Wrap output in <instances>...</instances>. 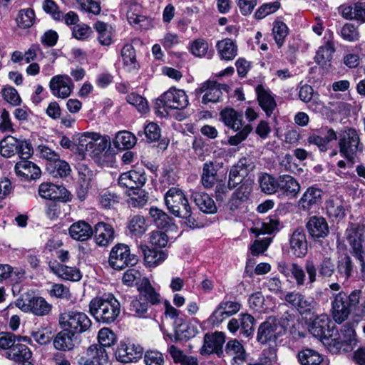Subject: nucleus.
<instances>
[{
    "label": "nucleus",
    "instance_id": "obj_4",
    "mask_svg": "<svg viewBox=\"0 0 365 365\" xmlns=\"http://www.w3.org/2000/svg\"><path fill=\"white\" fill-rule=\"evenodd\" d=\"M338 148L340 155L348 160L350 167H353L357 154L363 150V145L356 130L352 128L344 129L339 134Z\"/></svg>",
    "mask_w": 365,
    "mask_h": 365
},
{
    "label": "nucleus",
    "instance_id": "obj_1",
    "mask_svg": "<svg viewBox=\"0 0 365 365\" xmlns=\"http://www.w3.org/2000/svg\"><path fill=\"white\" fill-rule=\"evenodd\" d=\"M89 312L97 322L110 324L118 317L120 304L113 294L105 293L91 299Z\"/></svg>",
    "mask_w": 365,
    "mask_h": 365
},
{
    "label": "nucleus",
    "instance_id": "obj_16",
    "mask_svg": "<svg viewBox=\"0 0 365 365\" xmlns=\"http://www.w3.org/2000/svg\"><path fill=\"white\" fill-rule=\"evenodd\" d=\"M225 342V335L223 332L215 331L213 334H206L204 336V343L200 350L202 355H210L222 353L223 344Z\"/></svg>",
    "mask_w": 365,
    "mask_h": 365
},
{
    "label": "nucleus",
    "instance_id": "obj_48",
    "mask_svg": "<svg viewBox=\"0 0 365 365\" xmlns=\"http://www.w3.org/2000/svg\"><path fill=\"white\" fill-rule=\"evenodd\" d=\"M35 20L34 11L31 8L21 9L16 18L18 26L22 29L31 28L34 24Z\"/></svg>",
    "mask_w": 365,
    "mask_h": 365
},
{
    "label": "nucleus",
    "instance_id": "obj_44",
    "mask_svg": "<svg viewBox=\"0 0 365 365\" xmlns=\"http://www.w3.org/2000/svg\"><path fill=\"white\" fill-rule=\"evenodd\" d=\"M93 173L91 171L84 170V172L79 173L78 185L76 188V195L80 201H83L88 194V191L91 187Z\"/></svg>",
    "mask_w": 365,
    "mask_h": 365
},
{
    "label": "nucleus",
    "instance_id": "obj_36",
    "mask_svg": "<svg viewBox=\"0 0 365 365\" xmlns=\"http://www.w3.org/2000/svg\"><path fill=\"white\" fill-rule=\"evenodd\" d=\"M216 48L221 59L233 60L237 55V46L231 38H225L217 43Z\"/></svg>",
    "mask_w": 365,
    "mask_h": 365
},
{
    "label": "nucleus",
    "instance_id": "obj_53",
    "mask_svg": "<svg viewBox=\"0 0 365 365\" xmlns=\"http://www.w3.org/2000/svg\"><path fill=\"white\" fill-rule=\"evenodd\" d=\"M150 307L148 304L144 299H140V295H138L131 301L129 310L135 317H147V313Z\"/></svg>",
    "mask_w": 365,
    "mask_h": 365
},
{
    "label": "nucleus",
    "instance_id": "obj_55",
    "mask_svg": "<svg viewBox=\"0 0 365 365\" xmlns=\"http://www.w3.org/2000/svg\"><path fill=\"white\" fill-rule=\"evenodd\" d=\"M47 170L53 175L54 177L66 178L67 177L71 170L69 164L60 160H56L53 164L50 163V167H47Z\"/></svg>",
    "mask_w": 365,
    "mask_h": 365
},
{
    "label": "nucleus",
    "instance_id": "obj_22",
    "mask_svg": "<svg viewBox=\"0 0 365 365\" xmlns=\"http://www.w3.org/2000/svg\"><path fill=\"white\" fill-rule=\"evenodd\" d=\"M279 195L295 197L300 191V185L297 180L289 175H282L278 177Z\"/></svg>",
    "mask_w": 365,
    "mask_h": 365
},
{
    "label": "nucleus",
    "instance_id": "obj_45",
    "mask_svg": "<svg viewBox=\"0 0 365 365\" xmlns=\"http://www.w3.org/2000/svg\"><path fill=\"white\" fill-rule=\"evenodd\" d=\"M121 56L124 68L127 71L138 70L139 64L136 60L135 51L132 45H125L122 48Z\"/></svg>",
    "mask_w": 365,
    "mask_h": 365
},
{
    "label": "nucleus",
    "instance_id": "obj_5",
    "mask_svg": "<svg viewBox=\"0 0 365 365\" xmlns=\"http://www.w3.org/2000/svg\"><path fill=\"white\" fill-rule=\"evenodd\" d=\"M361 292L359 289L354 290L349 295L344 292H340L334 297L331 303L332 316L334 321L339 324L347 319L352 309H354L359 303Z\"/></svg>",
    "mask_w": 365,
    "mask_h": 365
},
{
    "label": "nucleus",
    "instance_id": "obj_40",
    "mask_svg": "<svg viewBox=\"0 0 365 365\" xmlns=\"http://www.w3.org/2000/svg\"><path fill=\"white\" fill-rule=\"evenodd\" d=\"M335 52V46L331 41H327L320 46L314 57L315 62L322 66H329L332 59L333 54Z\"/></svg>",
    "mask_w": 365,
    "mask_h": 365
},
{
    "label": "nucleus",
    "instance_id": "obj_39",
    "mask_svg": "<svg viewBox=\"0 0 365 365\" xmlns=\"http://www.w3.org/2000/svg\"><path fill=\"white\" fill-rule=\"evenodd\" d=\"M217 165L212 161L203 164L201 182L206 189L212 188L217 182Z\"/></svg>",
    "mask_w": 365,
    "mask_h": 365
},
{
    "label": "nucleus",
    "instance_id": "obj_43",
    "mask_svg": "<svg viewBox=\"0 0 365 365\" xmlns=\"http://www.w3.org/2000/svg\"><path fill=\"white\" fill-rule=\"evenodd\" d=\"M297 361L301 365H320L323 356L312 349H303L297 354Z\"/></svg>",
    "mask_w": 365,
    "mask_h": 365
},
{
    "label": "nucleus",
    "instance_id": "obj_50",
    "mask_svg": "<svg viewBox=\"0 0 365 365\" xmlns=\"http://www.w3.org/2000/svg\"><path fill=\"white\" fill-rule=\"evenodd\" d=\"M259 182L263 192L268 195L277 193L278 178H275L269 174L264 173L259 177Z\"/></svg>",
    "mask_w": 365,
    "mask_h": 365
},
{
    "label": "nucleus",
    "instance_id": "obj_56",
    "mask_svg": "<svg viewBox=\"0 0 365 365\" xmlns=\"http://www.w3.org/2000/svg\"><path fill=\"white\" fill-rule=\"evenodd\" d=\"M225 351L229 355H235L234 360L235 361H243L245 359V349L243 346L237 339L230 340L227 342Z\"/></svg>",
    "mask_w": 365,
    "mask_h": 365
},
{
    "label": "nucleus",
    "instance_id": "obj_21",
    "mask_svg": "<svg viewBox=\"0 0 365 365\" xmlns=\"http://www.w3.org/2000/svg\"><path fill=\"white\" fill-rule=\"evenodd\" d=\"M289 248L296 257L302 258L307 254V240L302 228L296 229L290 236Z\"/></svg>",
    "mask_w": 365,
    "mask_h": 365
},
{
    "label": "nucleus",
    "instance_id": "obj_8",
    "mask_svg": "<svg viewBox=\"0 0 365 365\" xmlns=\"http://www.w3.org/2000/svg\"><path fill=\"white\" fill-rule=\"evenodd\" d=\"M59 323L74 334H81L91 327L92 322L86 314L78 311H68L60 314Z\"/></svg>",
    "mask_w": 365,
    "mask_h": 365
},
{
    "label": "nucleus",
    "instance_id": "obj_46",
    "mask_svg": "<svg viewBox=\"0 0 365 365\" xmlns=\"http://www.w3.org/2000/svg\"><path fill=\"white\" fill-rule=\"evenodd\" d=\"M135 143V136L127 130L118 132L113 140L114 146L118 149H129L133 147Z\"/></svg>",
    "mask_w": 365,
    "mask_h": 365
},
{
    "label": "nucleus",
    "instance_id": "obj_13",
    "mask_svg": "<svg viewBox=\"0 0 365 365\" xmlns=\"http://www.w3.org/2000/svg\"><path fill=\"white\" fill-rule=\"evenodd\" d=\"M229 86L226 84H220L216 81H207L202 84V86L195 90L197 95L204 93L202 98V103L207 104L209 103L218 102L222 93H228Z\"/></svg>",
    "mask_w": 365,
    "mask_h": 365
},
{
    "label": "nucleus",
    "instance_id": "obj_18",
    "mask_svg": "<svg viewBox=\"0 0 365 365\" xmlns=\"http://www.w3.org/2000/svg\"><path fill=\"white\" fill-rule=\"evenodd\" d=\"M160 103L168 108L182 110L188 105V98L184 91L170 88L162 95Z\"/></svg>",
    "mask_w": 365,
    "mask_h": 365
},
{
    "label": "nucleus",
    "instance_id": "obj_54",
    "mask_svg": "<svg viewBox=\"0 0 365 365\" xmlns=\"http://www.w3.org/2000/svg\"><path fill=\"white\" fill-rule=\"evenodd\" d=\"M0 153L5 158H10L16 153L18 149V140L14 137L8 136L0 143Z\"/></svg>",
    "mask_w": 365,
    "mask_h": 365
},
{
    "label": "nucleus",
    "instance_id": "obj_19",
    "mask_svg": "<svg viewBox=\"0 0 365 365\" xmlns=\"http://www.w3.org/2000/svg\"><path fill=\"white\" fill-rule=\"evenodd\" d=\"M143 354V348L134 343L120 344L115 351L116 359L123 363H130L140 359Z\"/></svg>",
    "mask_w": 365,
    "mask_h": 365
},
{
    "label": "nucleus",
    "instance_id": "obj_10",
    "mask_svg": "<svg viewBox=\"0 0 365 365\" xmlns=\"http://www.w3.org/2000/svg\"><path fill=\"white\" fill-rule=\"evenodd\" d=\"M284 300L302 316L304 315L307 317L315 314L317 303L312 298L306 297L299 292H287L284 296Z\"/></svg>",
    "mask_w": 365,
    "mask_h": 365
},
{
    "label": "nucleus",
    "instance_id": "obj_59",
    "mask_svg": "<svg viewBox=\"0 0 365 365\" xmlns=\"http://www.w3.org/2000/svg\"><path fill=\"white\" fill-rule=\"evenodd\" d=\"M341 37L346 41L354 42L359 40L360 34L358 28L352 24H345L340 30Z\"/></svg>",
    "mask_w": 365,
    "mask_h": 365
},
{
    "label": "nucleus",
    "instance_id": "obj_14",
    "mask_svg": "<svg viewBox=\"0 0 365 365\" xmlns=\"http://www.w3.org/2000/svg\"><path fill=\"white\" fill-rule=\"evenodd\" d=\"M39 195L44 199L71 202V193L63 186L51 182H43L38 187Z\"/></svg>",
    "mask_w": 365,
    "mask_h": 365
},
{
    "label": "nucleus",
    "instance_id": "obj_2",
    "mask_svg": "<svg viewBox=\"0 0 365 365\" xmlns=\"http://www.w3.org/2000/svg\"><path fill=\"white\" fill-rule=\"evenodd\" d=\"M293 316L289 312H284L280 317L269 318L262 323L258 329L257 339L262 344L276 340L285 334Z\"/></svg>",
    "mask_w": 365,
    "mask_h": 365
},
{
    "label": "nucleus",
    "instance_id": "obj_24",
    "mask_svg": "<svg viewBox=\"0 0 365 365\" xmlns=\"http://www.w3.org/2000/svg\"><path fill=\"white\" fill-rule=\"evenodd\" d=\"M146 176L143 171L130 170L121 174L118 178V184L121 187L130 190L139 188L146 182Z\"/></svg>",
    "mask_w": 365,
    "mask_h": 365
},
{
    "label": "nucleus",
    "instance_id": "obj_6",
    "mask_svg": "<svg viewBox=\"0 0 365 365\" xmlns=\"http://www.w3.org/2000/svg\"><path fill=\"white\" fill-rule=\"evenodd\" d=\"M165 202L172 214L185 218L189 224L194 225L195 219L192 217L191 207L181 190L171 187L165 194Z\"/></svg>",
    "mask_w": 365,
    "mask_h": 365
},
{
    "label": "nucleus",
    "instance_id": "obj_58",
    "mask_svg": "<svg viewBox=\"0 0 365 365\" xmlns=\"http://www.w3.org/2000/svg\"><path fill=\"white\" fill-rule=\"evenodd\" d=\"M131 190L133 193L130 194L128 204L133 207H142L145 205L148 200V193L140 187Z\"/></svg>",
    "mask_w": 365,
    "mask_h": 365
},
{
    "label": "nucleus",
    "instance_id": "obj_57",
    "mask_svg": "<svg viewBox=\"0 0 365 365\" xmlns=\"http://www.w3.org/2000/svg\"><path fill=\"white\" fill-rule=\"evenodd\" d=\"M18 340L23 341L26 343H29L31 341L29 337L16 336L11 333L7 332L0 335V348L10 351L11 348L14 346Z\"/></svg>",
    "mask_w": 365,
    "mask_h": 365
},
{
    "label": "nucleus",
    "instance_id": "obj_9",
    "mask_svg": "<svg viewBox=\"0 0 365 365\" xmlns=\"http://www.w3.org/2000/svg\"><path fill=\"white\" fill-rule=\"evenodd\" d=\"M138 257L130 253V247L125 244L115 245L110 253L109 264L115 269H123L138 263Z\"/></svg>",
    "mask_w": 365,
    "mask_h": 365
},
{
    "label": "nucleus",
    "instance_id": "obj_12",
    "mask_svg": "<svg viewBox=\"0 0 365 365\" xmlns=\"http://www.w3.org/2000/svg\"><path fill=\"white\" fill-rule=\"evenodd\" d=\"M255 168L251 157H242L234 165L230 171L228 188L233 189L248 175Z\"/></svg>",
    "mask_w": 365,
    "mask_h": 365
},
{
    "label": "nucleus",
    "instance_id": "obj_20",
    "mask_svg": "<svg viewBox=\"0 0 365 365\" xmlns=\"http://www.w3.org/2000/svg\"><path fill=\"white\" fill-rule=\"evenodd\" d=\"M323 193L322 190L317 187H309L298 201L299 207L305 212L310 211L321 204Z\"/></svg>",
    "mask_w": 365,
    "mask_h": 365
},
{
    "label": "nucleus",
    "instance_id": "obj_15",
    "mask_svg": "<svg viewBox=\"0 0 365 365\" xmlns=\"http://www.w3.org/2000/svg\"><path fill=\"white\" fill-rule=\"evenodd\" d=\"M255 318L249 314H240L238 319L233 318L228 322L227 328L235 334L240 330V334L245 337L252 336L254 334Z\"/></svg>",
    "mask_w": 365,
    "mask_h": 365
},
{
    "label": "nucleus",
    "instance_id": "obj_63",
    "mask_svg": "<svg viewBox=\"0 0 365 365\" xmlns=\"http://www.w3.org/2000/svg\"><path fill=\"white\" fill-rule=\"evenodd\" d=\"M280 7L279 1H272L262 4L255 12V16L257 19H262L267 16L274 13Z\"/></svg>",
    "mask_w": 365,
    "mask_h": 365
},
{
    "label": "nucleus",
    "instance_id": "obj_30",
    "mask_svg": "<svg viewBox=\"0 0 365 365\" xmlns=\"http://www.w3.org/2000/svg\"><path fill=\"white\" fill-rule=\"evenodd\" d=\"M329 323L327 314L318 315L310 324L309 331L316 338L326 339L330 332Z\"/></svg>",
    "mask_w": 365,
    "mask_h": 365
},
{
    "label": "nucleus",
    "instance_id": "obj_32",
    "mask_svg": "<svg viewBox=\"0 0 365 365\" xmlns=\"http://www.w3.org/2000/svg\"><path fill=\"white\" fill-rule=\"evenodd\" d=\"M192 198L200 210L206 214H213L217 210L216 205L210 197L204 192L195 191L192 193Z\"/></svg>",
    "mask_w": 365,
    "mask_h": 365
},
{
    "label": "nucleus",
    "instance_id": "obj_38",
    "mask_svg": "<svg viewBox=\"0 0 365 365\" xmlns=\"http://www.w3.org/2000/svg\"><path fill=\"white\" fill-rule=\"evenodd\" d=\"M142 251L144 255V262L145 266L148 267H155L164 262L167 255L163 250L150 249L148 246H142Z\"/></svg>",
    "mask_w": 365,
    "mask_h": 365
},
{
    "label": "nucleus",
    "instance_id": "obj_37",
    "mask_svg": "<svg viewBox=\"0 0 365 365\" xmlns=\"http://www.w3.org/2000/svg\"><path fill=\"white\" fill-rule=\"evenodd\" d=\"M336 139L337 135L335 130L332 128H329L324 137L313 133L308 137L307 142L310 145H317L321 152L324 153L327 152L329 148V143Z\"/></svg>",
    "mask_w": 365,
    "mask_h": 365
},
{
    "label": "nucleus",
    "instance_id": "obj_64",
    "mask_svg": "<svg viewBox=\"0 0 365 365\" xmlns=\"http://www.w3.org/2000/svg\"><path fill=\"white\" fill-rule=\"evenodd\" d=\"M126 100L128 103L135 106L140 113H144L148 110L147 101L137 93H132L128 94Z\"/></svg>",
    "mask_w": 365,
    "mask_h": 365
},
{
    "label": "nucleus",
    "instance_id": "obj_62",
    "mask_svg": "<svg viewBox=\"0 0 365 365\" xmlns=\"http://www.w3.org/2000/svg\"><path fill=\"white\" fill-rule=\"evenodd\" d=\"M327 341L324 342L327 346L328 349L330 352L333 354H336L339 352L341 349L344 351H348L349 347H346L342 341V338L341 335L333 337V334H328V336L325 339Z\"/></svg>",
    "mask_w": 365,
    "mask_h": 365
},
{
    "label": "nucleus",
    "instance_id": "obj_31",
    "mask_svg": "<svg viewBox=\"0 0 365 365\" xmlns=\"http://www.w3.org/2000/svg\"><path fill=\"white\" fill-rule=\"evenodd\" d=\"M341 16L347 20L365 22V3L358 2L351 5H341L339 7Z\"/></svg>",
    "mask_w": 365,
    "mask_h": 365
},
{
    "label": "nucleus",
    "instance_id": "obj_51",
    "mask_svg": "<svg viewBox=\"0 0 365 365\" xmlns=\"http://www.w3.org/2000/svg\"><path fill=\"white\" fill-rule=\"evenodd\" d=\"M288 34L289 29L283 21H274L272 28V35L279 48H281L283 46L284 39L287 36Z\"/></svg>",
    "mask_w": 365,
    "mask_h": 365
},
{
    "label": "nucleus",
    "instance_id": "obj_25",
    "mask_svg": "<svg viewBox=\"0 0 365 365\" xmlns=\"http://www.w3.org/2000/svg\"><path fill=\"white\" fill-rule=\"evenodd\" d=\"M93 235L96 244L102 247L108 246L115 238V231L112 225L103 222L95 225Z\"/></svg>",
    "mask_w": 365,
    "mask_h": 365
},
{
    "label": "nucleus",
    "instance_id": "obj_60",
    "mask_svg": "<svg viewBox=\"0 0 365 365\" xmlns=\"http://www.w3.org/2000/svg\"><path fill=\"white\" fill-rule=\"evenodd\" d=\"M149 213L158 227L163 229L169 225L170 219L163 210L151 207Z\"/></svg>",
    "mask_w": 365,
    "mask_h": 365
},
{
    "label": "nucleus",
    "instance_id": "obj_49",
    "mask_svg": "<svg viewBox=\"0 0 365 365\" xmlns=\"http://www.w3.org/2000/svg\"><path fill=\"white\" fill-rule=\"evenodd\" d=\"M128 228L131 235L140 237L147 230L148 225L143 216L135 215L129 221Z\"/></svg>",
    "mask_w": 365,
    "mask_h": 365
},
{
    "label": "nucleus",
    "instance_id": "obj_27",
    "mask_svg": "<svg viewBox=\"0 0 365 365\" xmlns=\"http://www.w3.org/2000/svg\"><path fill=\"white\" fill-rule=\"evenodd\" d=\"M49 268L55 274L66 280L78 282L82 277L80 270L74 267H68L54 262L49 263Z\"/></svg>",
    "mask_w": 365,
    "mask_h": 365
},
{
    "label": "nucleus",
    "instance_id": "obj_52",
    "mask_svg": "<svg viewBox=\"0 0 365 365\" xmlns=\"http://www.w3.org/2000/svg\"><path fill=\"white\" fill-rule=\"evenodd\" d=\"M94 29L98 33L99 43L103 46H109L112 41L109 26L103 21H97L94 24Z\"/></svg>",
    "mask_w": 365,
    "mask_h": 365
},
{
    "label": "nucleus",
    "instance_id": "obj_41",
    "mask_svg": "<svg viewBox=\"0 0 365 365\" xmlns=\"http://www.w3.org/2000/svg\"><path fill=\"white\" fill-rule=\"evenodd\" d=\"M256 91L259 106L266 113L267 115L270 116L277 106L274 98L262 86H258Z\"/></svg>",
    "mask_w": 365,
    "mask_h": 365
},
{
    "label": "nucleus",
    "instance_id": "obj_33",
    "mask_svg": "<svg viewBox=\"0 0 365 365\" xmlns=\"http://www.w3.org/2000/svg\"><path fill=\"white\" fill-rule=\"evenodd\" d=\"M108 356L106 349L97 344L90 346L87 350V359L83 365H104Z\"/></svg>",
    "mask_w": 365,
    "mask_h": 365
},
{
    "label": "nucleus",
    "instance_id": "obj_17",
    "mask_svg": "<svg viewBox=\"0 0 365 365\" xmlns=\"http://www.w3.org/2000/svg\"><path fill=\"white\" fill-rule=\"evenodd\" d=\"M49 88L54 96L66 98L72 92L73 83L69 76L57 75L51 79Z\"/></svg>",
    "mask_w": 365,
    "mask_h": 365
},
{
    "label": "nucleus",
    "instance_id": "obj_61",
    "mask_svg": "<svg viewBox=\"0 0 365 365\" xmlns=\"http://www.w3.org/2000/svg\"><path fill=\"white\" fill-rule=\"evenodd\" d=\"M98 340L100 346L109 347L113 345L116 341V336L109 328L101 329L98 334Z\"/></svg>",
    "mask_w": 365,
    "mask_h": 365
},
{
    "label": "nucleus",
    "instance_id": "obj_23",
    "mask_svg": "<svg viewBox=\"0 0 365 365\" xmlns=\"http://www.w3.org/2000/svg\"><path fill=\"white\" fill-rule=\"evenodd\" d=\"M307 232L314 239L324 238L329 232V225L322 217H311L306 224Z\"/></svg>",
    "mask_w": 365,
    "mask_h": 365
},
{
    "label": "nucleus",
    "instance_id": "obj_29",
    "mask_svg": "<svg viewBox=\"0 0 365 365\" xmlns=\"http://www.w3.org/2000/svg\"><path fill=\"white\" fill-rule=\"evenodd\" d=\"M75 341V334L68 329L63 328L56 335L53 344L57 350L66 351L74 348Z\"/></svg>",
    "mask_w": 365,
    "mask_h": 365
},
{
    "label": "nucleus",
    "instance_id": "obj_47",
    "mask_svg": "<svg viewBox=\"0 0 365 365\" xmlns=\"http://www.w3.org/2000/svg\"><path fill=\"white\" fill-rule=\"evenodd\" d=\"M337 279L339 282H346L351 276L353 263L349 256L346 255L338 262Z\"/></svg>",
    "mask_w": 365,
    "mask_h": 365
},
{
    "label": "nucleus",
    "instance_id": "obj_11",
    "mask_svg": "<svg viewBox=\"0 0 365 365\" xmlns=\"http://www.w3.org/2000/svg\"><path fill=\"white\" fill-rule=\"evenodd\" d=\"M365 227L364 225H351L346 230V237L352 249V254L360 262L362 267L364 265L363 242L364 241Z\"/></svg>",
    "mask_w": 365,
    "mask_h": 365
},
{
    "label": "nucleus",
    "instance_id": "obj_28",
    "mask_svg": "<svg viewBox=\"0 0 365 365\" xmlns=\"http://www.w3.org/2000/svg\"><path fill=\"white\" fill-rule=\"evenodd\" d=\"M71 238L78 241H86L93 234V230L90 224L84 220L73 222L68 229Z\"/></svg>",
    "mask_w": 365,
    "mask_h": 365
},
{
    "label": "nucleus",
    "instance_id": "obj_26",
    "mask_svg": "<svg viewBox=\"0 0 365 365\" xmlns=\"http://www.w3.org/2000/svg\"><path fill=\"white\" fill-rule=\"evenodd\" d=\"M99 133L95 132H85L81 133L76 140V150L82 156L86 154L91 155L94 153L95 140L98 139Z\"/></svg>",
    "mask_w": 365,
    "mask_h": 365
},
{
    "label": "nucleus",
    "instance_id": "obj_7",
    "mask_svg": "<svg viewBox=\"0 0 365 365\" xmlns=\"http://www.w3.org/2000/svg\"><path fill=\"white\" fill-rule=\"evenodd\" d=\"M19 308L22 311L31 312L36 316H45L49 314L52 306L44 298L41 297H30L29 295L16 300V306L9 304L4 311V315H8L10 309Z\"/></svg>",
    "mask_w": 365,
    "mask_h": 365
},
{
    "label": "nucleus",
    "instance_id": "obj_3",
    "mask_svg": "<svg viewBox=\"0 0 365 365\" xmlns=\"http://www.w3.org/2000/svg\"><path fill=\"white\" fill-rule=\"evenodd\" d=\"M220 119L224 124L237 132L235 135L228 139L230 145L236 146L244 141L252 132V127L250 124L243 125L242 114L236 111L234 108L227 107L220 113Z\"/></svg>",
    "mask_w": 365,
    "mask_h": 365
},
{
    "label": "nucleus",
    "instance_id": "obj_35",
    "mask_svg": "<svg viewBox=\"0 0 365 365\" xmlns=\"http://www.w3.org/2000/svg\"><path fill=\"white\" fill-rule=\"evenodd\" d=\"M16 173L26 180L37 179L41 175L40 168L34 163L28 160H21L15 165Z\"/></svg>",
    "mask_w": 365,
    "mask_h": 365
},
{
    "label": "nucleus",
    "instance_id": "obj_42",
    "mask_svg": "<svg viewBox=\"0 0 365 365\" xmlns=\"http://www.w3.org/2000/svg\"><path fill=\"white\" fill-rule=\"evenodd\" d=\"M21 341L18 340L10 351L6 352L7 356L16 362L29 361L32 356L30 349Z\"/></svg>",
    "mask_w": 365,
    "mask_h": 365
},
{
    "label": "nucleus",
    "instance_id": "obj_34",
    "mask_svg": "<svg viewBox=\"0 0 365 365\" xmlns=\"http://www.w3.org/2000/svg\"><path fill=\"white\" fill-rule=\"evenodd\" d=\"M138 289L140 299H144L150 307L160 303V294L155 291L148 279H143Z\"/></svg>",
    "mask_w": 365,
    "mask_h": 365
}]
</instances>
